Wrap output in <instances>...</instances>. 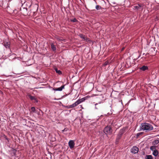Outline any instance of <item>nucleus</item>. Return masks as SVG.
Segmentation results:
<instances>
[{
  "mask_svg": "<svg viewBox=\"0 0 159 159\" xmlns=\"http://www.w3.org/2000/svg\"><path fill=\"white\" fill-rule=\"evenodd\" d=\"M140 127L142 130L146 132L152 131L153 129V126L151 124L146 122L142 123Z\"/></svg>",
  "mask_w": 159,
  "mask_h": 159,
  "instance_id": "nucleus-1",
  "label": "nucleus"
},
{
  "mask_svg": "<svg viewBox=\"0 0 159 159\" xmlns=\"http://www.w3.org/2000/svg\"><path fill=\"white\" fill-rule=\"evenodd\" d=\"M89 96H88L77 100L74 103L70 105L66 106V107L67 108H73L77 106L79 104L82 102L84 101L85 100L87 99L88 98H89Z\"/></svg>",
  "mask_w": 159,
  "mask_h": 159,
  "instance_id": "nucleus-2",
  "label": "nucleus"
},
{
  "mask_svg": "<svg viewBox=\"0 0 159 159\" xmlns=\"http://www.w3.org/2000/svg\"><path fill=\"white\" fill-rule=\"evenodd\" d=\"M125 66L126 68H129L134 66L135 63L134 60H126Z\"/></svg>",
  "mask_w": 159,
  "mask_h": 159,
  "instance_id": "nucleus-3",
  "label": "nucleus"
},
{
  "mask_svg": "<svg viewBox=\"0 0 159 159\" xmlns=\"http://www.w3.org/2000/svg\"><path fill=\"white\" fill-rule=\"evenodd\" d=\"M144 8V6L142 4H136L134 7V9L135 10L142 11Z\"/></svg>",
  "mask_w": 159,
  "mask_h": 159,
  "instance_id": "nucleus-4",
  "label": "nucleus"
},
{
  "mask_svg": "<svg viewBox=\"0 0 159 159\" xmlns=\"http://www.w3.org/2000/svg\"><path fill=\"white\" fill-rule=\"evenodd\" d=\"M112 130L111 127L110 126L106 127L104 129V132L106 134H109L112 133Z\"/></svg>",
  "mask_w": 159,
  "mask_h": 159,
  "instance_id": "nucleus-5",
  "label": "nucleus"
},
{
  "mask_svg": "<svg viewBox=\"0 0 159 159\" xmlns=\"http://www.w3.org/2000/svg\"><path fill=\"white\" fill-rule=\"evenodd\" d=\"M28 98H30L31 101H33L34 102H38L37 99L34 96H33L29 94L27 95Z\"/></svg>",
  "mask_w": 159,
  "mask_h": 159,
  "instance_id": "nucleus-6",
  "label": "nucleus"
},
{
  "mask_svg": "<svg viewBox=\"0 0 159 159\" xmlns=\"http://www.w3.org/2000/svg\"><path fill=\"white\" fill-rule=\"evenodd\" d=\"M75 143L74 141L73 140H70L68 143V145L70 149H72L74 147Z\"/></svg>",
  "mask_w": 159,
  "mask_h": 159,
  "instance_id": "nucleus-7",
  "label": "nucleus"
},
{
  "mask_svg": "<svg viewBox=\"0 0 159 159\" xmlns=\"http://www.w3.org/2000/svg\"><path fill=\"white\" fill-rule=\"evenodd\" d=\"M139 148L137 147H133L131 149V152L134 153H137L139 151Z\"/></svg>",
  "mask_w": 159,
  "mask_h": 159,
  "instance_id": "nucleus-8",
  "label": "nucleus"
},
{
  "mask_svg": "<svg viewBox=\"0 0 159 159\" xmlns=\"http://www.w3.org/2000/svg\"><path fill=\"white\" fill-rule=\"evenodd\" d=\"M3 45L7 48H10V43L9 41L6 42L5 41L3 43Z\"/></svg>",
  "mask_w": 159,
  "mask_h": 159,
  "instance_id": "nucleus-9",
  "label": "nucleus"
},
{
  "mask_svg": "<svg viewBox=\"0 0 159 159\" xmlns=\"http://www.w3.org/2000/svg\"><path fill=\"white\" fill-rule=\"evenodd\" d=\"M65 85H63L60 87L56 88H53V90L56 91H61L63 89H64Z\"/></svg>",
  "mask_w": 159,
  "mask_h": 159,
  "instance_id": "nucleus-10",
  "label": "nucleus"
},
{
  "mask_svg": "<svg viewBox=\"0 0 159 159\" xmlns=\"http://www.w3.org/2000/svg\"><path fill=\"white\" fill-rule=\"evenodd\" d=\"M31 60H27V61L25 62L24 65L25 66H29L31 65L33 63H34V61L32 62H30V61ZM23 62H24V61H23Z\"/></svg>",
  "mask_w": 159,
  "mask_h": 159,
  "instance_id": "nucleus-11",
  "label": "nucleus"
},
{
  "mask_svg": "<svg viewBox=\"0 0 159 159\" xmlns=\"http://www.w3.org/2000/svg\"><path fill=\"white\" fill-rule=\"evenodd\" d=\"M20 10L24 15L26 14L27 13V8L22 7Z\"/></svg>",
  "mask_w": 159,
  "mask_h": 159,
  "instance_id": "nucleus-12",
  "label": "nucleus"
},
{
  "mask_svg": "<svg viewBox=\"0 0 159 159\" xmlns=\"http://www.w3.org/2000/svg\"><path fill=\"white\" fill-rule=\"evenodd\" d=\"M152 152H153L152 154L153 155H154L155 157H157L158 155L159 154V152L158 150H156Z\"/></svg>",
  "mask_w": 159,
  "mask_h": 159,
  "instance_id": "nucleus-13",
  "label": "nucleus"
},
{
  "mask_svg": "<svg viewBox=\"0 0 159 159\" xmlns=\"http://www.w3.org/2000/svg\"><path fill=\"white\" fill-rule=\"evenodd\" d=\"M140 69L143 71H145L148 69V66H143L141 67L140 68Z\"/></svg>",
  "mask_w": 159,
  "mask_h": 159,
  "instance_id": "nucleus-14",
  "label": "nucleus"
},
{
  "mask_svg": "<svg viewBox=\"0 0 159 159\" xmlns=\"http://www.w3.org/2000/svg\"><path fill=\"white\" fill-rule=\"evenodd\" d=\"M157 146L153 145L151 146L150 147V149L152 151H153L155 150H157L156 149Z\"/></svg>",
  "mask_w": 159,
  "mask_h": 159,
  "instance_id": "nucleus-15",
  "label": "nucleus"
},
{
  "mask_svg": "<svg viewBox=\"0 0 159 159\" xmlns=\"http://www.w3.org/2000/svg\"><path fill=\"white\" fill-rule=\"evenodd\" d=\"M159 143V139H156V140H155L154 141H153L152 142V145H155L157 144H158Z\"/></svg>",
  "mask_w": 159,
  "mask_h": 159,
  "instance_id": "nucleus-16",
  "label": "nucleus"
},
{
  "mask_svg": "<svg viewBox=\"0 0 159 159\" xmlns=\"http://www.w3.org/2000/svg\"><path fill=\"white\" fill-rule=\"evenodd\" d=\"M145 158V159H153V157L151 155H146Z\"/></svg>",
  "mask_w": 159,
  "mask_h": 159,
  "instance_id": "nucleus-17",
  "label": "nucleus"
},
{
  "mask_svg": "<svg viewBox=\"0 0 159 159\" xmlns=\"http://www.w3.org/2000/svg\"><path fill=\"white\" fill-rule=\"evenodd\" d=\"M54 70L56 71L57 73L59 75H61L62 74L60 70H58L55 67L54 68Z\"/></svg>",
  "mask_w": 159,
  "mask_h": 159,
  "instance_id": "nucleus-18",
  "label": "nucleus"
},
{
  "mask_svg": "<svg viewBox=\"0 0 159 159\" xmlns=\"http://www.w3.org/2000/svg\"><path fill=\"white\" fill-rule=\"evenodd\" d=\"M125 130L124 129H120L119 131V134L122 136V134L124 133Z\"/></svg>",
  "mask_w": 159,
  "mask_h": 159,
  "instance_id": "nucleus-19",
  "label": "nucleus"
},
{
  "mask_svg": "<svg viewBox=\"0 0 159 159\" xmlns=\"http://www.w3.org/2000/svg\"><path fill=\"white\" fill-rule=\"evenodd\" d=\"M79 36L83 40H86L85 36L83 35V34H80L79 35Z\"/></svg>",
  "mask_w": 159,
  "mask_h": 159,
  "instance_id": "nucleus-20",
  "label": "nucleus"
},
{
  "mask_svg": "<svg viewBox=\"0 0 159 159\" xmlns=\"http://www.w3.org/2000/svg\"><path fill=\"white\" fill-rule=\"evenodd\" d=\"M122 136V135L118 134L116 139V140L117 141H118V140L121 138V137Z\"/></svg>",
  "mask_w": 159,
  "mask_h": 159,
  "instance_id": "nucleus-21",
  "label": "nucleus"
},
{
  "mask_svg": "<svg viewBox=\"0 0 159 159\" xmlns=\"http://www.w3.org/2000/svg\"><path fill=\"white\" fill-rule=\"evenodd\" d=\"M101 107L100 104L96 103L95 104V108L97 109H98Z\"/></svg>",
  "mask_w": 159,
  "mask_h": 159,
  "instance_id": "nucleus-22",
  "label": "nucleus"
},
{
  "mask_svg": "<svg viewBox=\"0 0 159 159\" xmlns=\"http://www.w3.org/2000/svg\"><path fill=\"white\" fill-rule=\"evenodd\" d=\"M51 48L53 51H55L56 50V47L54 45L52 44L51 45Z\"/></svg>",
  "mask_w": 159,
  "mask_h": 159,
  "instance_id": "nucleus-23",
  "label": "nucleus"
},
{
  "mask_svg": "<svg viewBox=\"0 0 159 159\" xmlns=\"http://www.w3.org/2000/svg\"><path fill=\"white\" fill-rule=\"evenodd\" d=\"M101 8L100 6L99 5H97L96 6V8L97 10H99Z\"/></svg>",
  "mask_w": 159,
  "mask_h": 159,
  "instance_id": "nucleus-24",
  "label": "nucleus"
},
{
  "mask_svg": "<svg viewBox=\"0 0 159 159\" xmlns=\"http://www.w3.org/2000/svg\"><path fill=\"white\" fill-rule=\"evenodd\" d=\"M143 134V132H140L137 134V137L138 138L139 137L140 135L142 134Z\"/></svg>",
  "mask_w": 159,
  "mask_h": 159,
  "instance_id": "nucleus-25",
  "label": "nucleus"
},
{
  "mask_svg": "<svg viewBox=\"0 0 159 159\" xmlns=\"http://www.w3.org/2000/svg\"><path fill=\"white\" fill-rule=\"evenodd\" d=\"M108 64H109V62L108 61V60H107L106 62H105L104 64V65L105 66L107 65Z\"/></svg>",
  "mask_w": 159,
  "mask_h": 159,
  "instance_id": "nucleus-26",
  "label": "nucleus"
},
{
  "mask_svg": "<svg viewBox=\"0 0 159 159\" xmlns=\"http://www.w3.org/2000/svg\"><path fill=\"white\" fill-rule=\"evenodd\" d=\"M31 109L32 111L33 112H34L35 111V108L34 107H31Z\"/></svg>",
  "mask_w": 159,
  "mask_h": 159,
  "instance_id": "nucleus-27",
  "label": "nucleus"
},
{
  "mask_svg": "<svg viewBox=\"0 0 159 159\" xmlns=\"http://www.w3.org/2000/svg\"><path fill=\"white\" fill-rule=\"evenodd\" d=\"M34 7H35L36 8V10H37L38 9V8H39L38 5L37 4H35L34 5Z\"/></svg>",
  "mask_w": 159,
  "mask_h": 159,
  "instance_id": "nucleus-28",
  "label": "nucleus"
},
{
  "mask_svg": "<svg viewBox=\"0 0 159 159\" xmlns=\"http://www.w3.org/2000/svg\"><path fill=\"white\" fill-rule=\"evenodd\" d=\"M71 21L73 22H75L77 20H76V19L74 18V19H73L71 20Z\"/></svg>",
  "mask_w": 159,
  "mask_h": 159,
  "instance_id": "nucleus-29",
  "label": "nucleus"
},
{
  "mask_svg": "<svg viewBox=\"0 0 159 159\" xmlns=\"http://www.w3.org/2000/svg\"><path fill=\"white\" fill-rule=\"evenodd\" d=\"M67 130V129L65 128L63 130L61 131L62 133L64 132V131H66Z\"/></svg>",
  "mask_w": 159,
  "mask_h": 159,
  "instance_id": "nucleus-30",
  "label": "nucleus"
},
{
  "mask_svg": "<svg viewBox=\"0 0 159 159\" xmlns=\"http://www.w3.org/2000/svg\"><path fill=\"white\" fill-rule=\"evenodd\" d=\"M80 61L81 62H82V61H83V60H81Z\"/></svg>",
  "mask_w": 159,
  "mask_h": 159,
  "instance_id": "nucleus-31",
  "label": "nucleus"
},
{
  "mask_svg": "<svg viewBox=\"0 0 159 159\" xmlns=\"http://www.w3.org/2000/svg\"><path fill=\"white\" fill-rule=\"evenodd\" d=\"M124 49V48H123L122 50H123Z\"/></svg>",
  "mask_w": 159,
  "mask_h": 159,
  "instance_id": "nucleus-32",
  "label": "nucleus"
},
{
  "mask_svg": "<svg viewBox=\"0 0 159 159\" xmlns=\"http://www.w3.org/2000/svg\"><path fill=\"white\" fill-rule=\"evenodd\" d=\"M1 92V91L0 90V92Z\"/></svg>",
  "mask_w": 159,
  "mask_h": 159,
  "instance_id": "nucleus-33",
  "label": "nucleus"
}]
</instances>
